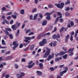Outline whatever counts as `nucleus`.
<instances>
[{
  "instance_id": "31",
  "label": "nucleus",
  "mask_w": 78,
  "mask_h": 78,
  "mask_svg": "<svg viewBox=\"0 0 78 78\" xmlns=\"http://www.w3.org/2000/svg\"><path fill=\"white\" fill-rule=\"evenodd\" d=\"M57 30V28L56 27H54V29L52 31V33H55V31H56Z\"/></svg>"
},
{
  "instance_id": "4",
  "label": "nucleus",
  "mask_w": 78,
  "mask_h": 78,
  "mask_svg": "<svg viewBox=\"0 0 78 78\" xmlns=\"http://www.w3.org/2000/svg\"><path fill=\"white\" fill-rule=\"evenodd\" d=\"M47 41H46V39H43L42 40V41H40L39 43V45L40 46H44L45 44Z\"/></svg>"
},
{
  "instance_id": "46",
  "label": "nucleus",
  "mask_w": 78,
  "mask_h": 78,
  "mask_svg": "<svg viewBox=\"0 0 78 78\" xmlns=\"http://www.w3.org/2000/svg\"><path fill=\"white\" fill-rule=\"evenodd\" d=\"M12 12H10L7 13V16H10V15H11V14H12Z\"/></svg>"
},
{
  "instance_id": "10",
  "label": "nucleus",
  "mask_w": 78,
  "mask_h": 78,
  "mask_svg": "<svg viewBox=\"0 0 78 78\" xmlns=\"http://www.w3.org/2000/svg\"><path fill=\"white\" fill-rule=\"evenodd\" d=\"M62 57H58L56 58L55 59V61L56 62H58L59 60H61V59H62Z\"/></svg>"
},
{
  "instance_id": "49",
  "label": "nucleus",
  "mask_w": 78,
  "mask_h": 78,
  "mask_svg": "<svg viewBox=\"0 0 78 78\" xmlns=\"http://www.w3.org/2000/svg\"><path fill=\"white\" fill-rule=\"evenodd\" d=\"M0 48H7V47H3L0 46Z\"/></svg>"
},
{
  "instance_id": "35",
  "label": "nucleus",
  "mask_w": 78,
  "mask_h": 78,
  "mask_svg": "<svg viewBox=\"0 0 78 78\" xmlns=\"http://www.w3.org/2000/svg\"><path fill=\"white\" fill-rule=\"evenodd\" d=\"M14 66L15 69H17L19 68V66L17 64H15Z\"/></svg>"
},
{
  "instance_id": "33",
  "label": "nucleus",
  "mask_w": 78,
  "mask_h": 78,
  "mask_svg": "<svg viewBox=\"0 0 78 78\" xmlns=\"http://www.w3.org/2000/svg\"><path fill=\"white\" fill-rule=\"evenodd\" d=\"M64 27H62V28L61 29L59 30L60 33H61L62 31H63V30H64Z\"/></svg>"
},
{
  "instance_id": "52",
  "label": "nucleus",
  "mask_w": 78,
  "mask_h": 78,
  "mask_svg": "<svg viewBox=\"0 0 78 78\" xmlns=\"http://www.w3.org/2000/svg\"><path fill=\"white\" fill-rule=\"evenodd\" d=\"M50 69H51V72H52V71H53L54 70V69L53 68L51 67L50 68Z\"/></svg>"
},
{
  "instance_id": "48",
  "label": "nucleus",
  "mask_w": 78,
  "mask_h": 78,
  "mask_svg": "<svg viewBox=\"0 0 78 78\" xmlns=\"http://www.w3.org/2000/svg\"><path fill=\"white\" fill-rule=\"evenodd\" d=\"M33 34H34V33L33 32H31L28 34L29 36H30V35H33Z\"/></svg>"
},
{
  "instance_id": "3",
  "label": "nucleus",
  "mask_w": 78,
  "mask_h": 78,
  "mask_svg": "<svg viewBox=\"0 0 78 78\" xmlns=\"http://www.w3.org/2000/svg\"><path fill=\"white\" fill-rule=\"evenodd\" d=\"M67 53V51L66 52H64L63 51H61L58 54V52H56L55 54V55L56 57H58V55L60 56H62V55H64V54H66Z\"/></svg>"
},
{
  "instance_id": "12",
  "label": "nucleus",
  "mask_w": 78,
  "mask_h": 78,
  "mask_svg": "<svg viewBox=\"0 0 78 78\" xmlns=\"http://www.w3.org/2000/svg\"><path fill=\"white\" fill-rule=\"evenodd\" d=\"M47 23V20H44L42 23V26H44V25H46Z\"/></svg>"
},
{
  "instance_id": "43",
  "label": "nucleus",
  "mask_w": 78,
  "mask_h": 78,
  "mask_svg": "<svg viewBox=\"0 0 78 78\" xmlns=\"http://www.w3.org/2000/svg\"><path fill=\"white\" fill-rule=\"evenodd\" d=\"M59 22H61V23L63 22H64V19H63L62 18L60 19Z\"/></svg>"
},
{
  "instance_id": "32",
  "label": "nucleus",
  "mask_w": 78,
  "mask_h": 78,
  "mask_svg": "<svg viewBox=\"0 0 78 78\" xmlns=\"http://www.w3.org/2000/svg\"><path fill=\"white\" fill-rule=\"evenodd\" d=\"M73 52L71 51V52L69 53V56H73Z\"/></svg>"
},
{
  "instance_id": "58",
  "label": "nucleus",
  "mask_w": 78,
  "mask_h": 78,
  "mask_svg": "<svg viewBox=\"0 0 78 78\" xmlns=\"http://www.w3.org/2000/svg\"><path fill=\"white\" fill-rule=\"evenodd\" d=\"M74 34H75V33H74V31H73L72 32V33H71L70 34V35H71V36H73V35H74Z\"/></svg>"
},
{
  "instance_id": "37",
  "label": "nucleus",
  "mask_w": 78,
  "mask_h": 78,
  "mask_svg": "<svg viewBox=\"0 0 78 78\" xmlns=\"http://www.w3.org/2000/svg\"><path fill=\"white\" fill-rule=\"evenodd\" d=\"M73 48H72L71 49H69V50L68 51V53H69L70 51H73Z\"/></svg>"
},
{
  "instance_id": "21",
  "label": "nucleus",
  "mask_w": 78,
  "mask_h": 78,
  "mask_svg": "<svg viewBox=\"0 0 78 78\" xmlns=\"http://www.w3.org/2000/svg\"><path fill=\"white\" fill-rule=\"evenodd\" d=\"M34 47V44L32 45L30 47V50H33Z\"/></svg>"
},
{
  "instance_id": "60",
  "label": "nucleus",
  "mask_w": 78,
  "mask_h": 78,
  "mask_svg": "<svg viewBox=\"0 0 78 78\" xmlns=\"http://www.w3.org/2000/svg\"><path fill=\"white\" fill-rule=\"evenodd\" d=\"M22 47H23V44H21L20 46V48H22Z\"/></svg>"
},
{
  "instance_id": "36",
  "label": "nucleus",
  "mask_w": 78,
  "mask_h": 78,
  "mask_svg": "<svg viewBox=\"0 0 78 78\" xmlns=\"http://www.w3.org/2000/svg\"><path fill=\"white\" fill-rule=\"evenodd\" d=\"M2 45H5L6 43H5V41L3 40H2Z\"/></svg>"
},
{
  "instance_id": "15",
  "label": "nucleus",
  "mask_w": 78,
  "mask_h": 78,
  "mask_svg": "<svg viewBox=\"0 0 78 78\" xmlns=\"http://www.w3.org/2000/svg\"><path fill=\"white\" fill-rule=\"evenodd\" d=\"M70 36V35H69V34H68L65 37L66 39H65V42H67V41H68V39H69V37Z\"/></svg>"
},
{
  "instance_id": "41",
  "label": "nucleus",
  "mask_w": 78,
  "mask_h": 78,
  "mask_svg": "<svg viewBox=\"0 0 78 78\" xmlns=\"http://www.w3.org/2000/svg\"><path fill=\"white\" fill-rule=\"evenodd\" d=\"M42 37L41 36V35L40 34H39L38 36L37 39H40V38H41Z\"/></svg>"
},
{
  "instance_id": "20",
  "label": "nucleus",
  "mask_w": 78,
  "mask_h": 78,
  "mask_svg": "<svg viewBox=\"0 0 78 78\" xmlns=\"http://www.w3.org/2000/svg\"><path fill=\"white\" fill-rule=\"evenodd\" d=\"M24 38L25 39H27V40H28L29 41H31V37H24Z\"/></svg>"
},
{
  "instance_id": "24",
  "label": "nucleus",
  "mask_w": 78,
  "mask_h": 78,
  "mask_svg": "<svg viewBox=\"0 0 78 78\" xmlns=\"http://www.w3.org/2000/svg\"><path fill=\"white\" fill-rule=\"evenodd\" d=\"M39 66L41 69H42V68H43V65L42 64V63H40L39 64Z\"/></svg>"
},
{
  "instance_id": "27",
  "label": "nucleus",
  "mask_w": 78,
  "mask_h": 78,
  "mask_svg": "<svg viewBox=\"0 0 78 78\" xmlns=\"http://www.w3.org/2000/svg\"><path fill=\"white\" fill-rule=\"evenodd\" d=\"M11 17H12L13 19H16L17 18V16H16L14 15H12Z\"/></svg>"
},
{
  "instance_id": "53",
  "label": "nucleus",
  "mask_w": 78,
  "mask_h": 78,
  "mask_svg": "<svg viewBox=\"0 0 78 78\" xmlns=\"http://www.w3.org/2000/svg\"><path fill=\"white\" fill-rule=\"evenodd\" d=\"M40 17L41 19H42V18L43 17V16H42V15L41 14V13H39V14Z\"/></svg>"
},
{
  "instance_id": "2",
  "label": "nucleus",
  "mask_w": 78,
  "mask_h": 78,
  "mask_svg": "<svg viewBox=\"0 0 78 78\" xmlns=\"http://www.w3.org/2000/svg\"><path fill=\"white\" fill-rule=\"evenodd\" d=\"M52 38L54 39H56V40L58 42H60L61 41V40L60 39V35L59 34H58L56 35V34H54L53 36H52Z\"/></svg>"
},
{
  "instance_id": "42",
  "label": "nucleus",
  "mask_w": 78,
  "mask_h": 78,
  "mask_svg": "<svg viewBox=\"0 0 78 78\" xmlns=\"http://www.w3.org/2000/svg\"><path fill=\"white\" fill-rule=\"evenodd\" d=\"M10 53H11V51H8L7 52H5V55H9V54H10Z\"/></svg>"
},
{
  "instance_id": "44",
  "label": "nucleus",
  "mask_w": 78,
  "mask_h": 78,
  "mask_svg": "<svg viewBox=\"0 0 78 78\" xmlns=\"http://www.w3.org/2000/svg\"><path fill=\"white\" fill-rule=\"evenodd\" d=\"M4 21H5V23H6L7 24H9V22L6 20H4Z\"/></svg>"
},
{
  "instance_id": "62",
  "label": "nucleus",
  "mask_w": 78,
  "mask_h": 78,
  "mask_svg": "<svg viewBox=\"0 0 78 78\" xmlns=\"http://www.w3.org/2000/svg\"><path fill=\"white\" fill-rule=\"evenodd\" d=\"M70 39L71 41H73V36H71Z\"/></svg>"
},
{
  "instance_id": "55",
  "label": "nucleus",
  "mask_w": 78,
  "mask_h": 78,
  "mask_svg": "<svg viewBox=\"0 0 78 78\" xmlns=\"http://www.w3.org/2000/svg\"><path fill=\"white\" fill-rule=\"evenodd\" d=\"M13 22H14V21H13V20H12L10 21V24H12L13 23Z\"/></svg>"
},
{
  "instance_id": "18",
  "label": "nucleus",
  "mask_w": 78,
  "mask_h": 78,
  "mask_svg": "<svg viewBox=\"0 0 78 78\" xmlns=\"http://www.w3.org/2000/svg\"><path fill=\"white\" fill-rule=\"evenodd\" d=\"M54 7V6H53V5L51 4H49L48 5V8H53Z\"/></svg>"
},
{
  "instance_id": "59",
  "label": "nucleus",
  "mask_w": 78,
  "mask_h": 78,
  "mask_svg": "<svg viewBox=\"0 0 78 78\" xmlns=\"http://www.w3.org/2000/svg\"><path fill=\"white\" fill-rule=\"evenodd\" d=\"M68 13V12H66V13L65 14V16L66 17H67V16H69V15H70V14Z\"/></svg>"
},
{
  "instance_id": "45",
  "label": "nucleus",
  "mask_w": 78,
  "mask_h": 78,
  "mask_svg": "<svg viewBox=\"0 0 78 78\" xmlns=\"http://www.w3.org/2000/svg\"><path fill=\"white\" fill-rule=\"evenodd\" d=\"M38 14H36L35 16H34V19H37V15Z\"/></svg>"
},
{
  "instance_id": "14",
  "label": "nucleus",
  "mask_w": 78,
  "mask_h": 78,
  "mask_svg": "<svg viewBox=\"0 0 78 78\" xmlns=\"http://www.w3.org/2000/svg\"><path fill=\"white\" fill-rule=\"evenodd\" d=\"M25 75V73L23 72L21 73L20 76L18 77V78H22V77Z\"/></svg>"
},
{
  "instance_id": "57",
  "label": "nucleus",
  "mask_w": 78,
  "mask_h": 78,
  "mask_svg": "<svg viewBox=\"0 0 78 78\" xmlns=\"http://www.w3.org/2000/svg\"><path fill=\"white\" fill-rule=\"evenodd\" d=\"M63 74H64V73H62V72L60 73L59 75H60V76H63Z\"/></svg>"
},
{
  "instance_id": "39",
  "label": "nucleus",
  "mask_w": 78,
  "mask_h": 78,
  "mask_svg": "<svg viewBox=\"0 0 78 78\" xmlns=\"http://www.w3.org/2000/svg\"><path fill=\"white\" fill-rule=\"evenodd\" d=\"M70 24L71 25V26L72 27V26H73V25H74V23H73V21H72L70 22Z\"/></svg>"
},
{
  "instance_id": "5",
  "label": "nucleus",
  "mask_w": 78,
  "mask_h": 78,
  "mask_svg": "<svg viewBox=\"0 0 78 78\" xmlns=\"http://www.w3.org/2000/svg\"><path fill=\"white\" fill-rule=\"evenodd\" d=\"M55 6H57L58 8H60V9H62L63 8V7H64V3L63 2H62L61 3V5L59 3L58 4H55Z\"/></svg>"
},
{
  "instance_id": "50",
  "label": "nucleus",
  "mask_w": 78,
  "mask_h": 78,
  "mask_svg": "<svg viewBox=\"0 0 78 78\" xmlns=\"http://www.w3.org/2000/svg\"><path fill=\"white\" fill-rule=\"evenodd\" d=\"M67 28H70V27H71V26H70V23H68V25L67 26Z\"/></svg>"
},
{
  "instance_id": "26",
  "label": "nucleus",
  "mask_w": 78,
  "mask_h": 78,
  "mask_svg": "<svg viewBox=\"0 0 78 78\" xmlns=\"http://www.w3.org/2000/svg\"><path fill=\"white\" fill-rule=\"evenodd\" d=\"M46 18L47 20H51V18L50 17V16H47L46 17Z\"/></svg>"
},
{
  "instance_id": "9",
  "label": "nucleus",
  "mask_w": 78,
  "mask_h": 78,
  "mask_svg": "<svg viewBox=\"0 0 78 78\" xmlns=\"http://www.w3.org/2000/svg\"><path fill=\"white\" fill-rule=\"evenodd\" d=\"M44 33L43 32L41 33L40 34L41 35V36L42 37H45V36H47L48 35H50V33L49 32H48L47 33H45L44 34Z\"/></svg>"
},
{
  "instance_id": "34",
  "label": "nucleus",
  "mask_w": 78,
  "mask_h": 78,
  "mask_svg": "<svg viewBox=\"0 0 78 78\" xmlns=\"http://www.w3.org/2000/svg\"><path fill=\"white\" fill-rule=\"evenodd\" d=\"M56 43H57V42H56V41H55V42L53 43V47H55V46L56 45Z\"/></svg>"
},
{
  "instance_id": "22",
  "label": "nucleus",
  "mask_w": 78,
  "mask_h": 78,
  "mask_svg": "<svg viewBox=\"0 0 78 78\" xmlns=\"http://www.w3.org/2000/svg\"><path fill=\"white\" fill-rule=\"evenodd\" d=\"M51 15L50 14V13L48 12L44 14V16H50Z\"/></svg>"
},
{
  "instance_id": "30",
  "label": "nucleus",
  "mask_w": 78,
  "mask_h": 78,
  "mask_svg": "<svg viewBox=\"0 0 78 78\" xmlns=\"http://www.w3.org/2000/svg\"><path fill=\"white\" fill-rule=\"evenodd\" d=\"M29 49V47H28L26 48H25L24 50V51H28V49Z\"/></svg>"
},
{
  "instance_id": "11",
  "label": "nucleus",
  "mask_w": 78,
  "mask_h": 78,
  "mask_svg": "<svg viewBox=\"0 0 78 78\" xmlns=\"http://www.w3.org/2000/svg\"><path fill=\"white\" fill-rule=\"evenodd\" d=\"M12 58V56H9L4 59L6 61H7V60H9V59H11Z\"/></svg>"
},
{
  "instance_id": "63",
  "label": "nucleus",
  "mask_w": 78,
  "mask_h": 78,
  "mask_svg": "<svg viewBox=\"0 0 78 78\" xmlns=\"http://www.w3.org/2000/svg\"><path fill=\"white\" fill-rule=\"evenodd\" d=\"M52 28H53V26H50L49 28V30H52Z\"/></svg>"
},
{
  "instance_id": "7",
  "label": "nucleus",
  "mask_w": 78,
  "mask_h": 78,
  "mask_svg": "<svg viewBox=\"0 0 78 78\" xmlns=\"http://www.w3.org/2000/svg\"><path fill=\"white\" fill-rule=\"evenodd\" d=\"M20 23H18V25L17 26H16V25L15 24L12 25V28L13 29V31H15V30H16V29L18 28V27L20 26Z\"/></svg>"
},
{
  "instance_id": "6",
  "label": "nucleus",
  "mask_w": 78,
  "mask_h": 78,
  "mask_svg": "<svg viewBox=\"0 0 78 78\" xmlns=\"http://www.w3.org/2000/svg\"><path fill=\"white\" fill-rule=\"evenodd\" d=\"M5 30H3V31L4 32L6 35H7V36H9L10 34L9 33V32L7 31H11V29L9 28H5Z\"/></svg>"
},
{
  "instance_id": "64",
  "label": "nucleus",
  "mask_w": 78,
  "mask_h": 78,
  "mask_svg": "<svg viewBox=\"0 0 78 78\" xmlns=\"http://www.w3.org/2000/svg\"><path fill=\"white\" fill-rule=\"evenodd\" d=\"M49 78H54V76L52 75H51L49 76Z\"/></svg>"
},
{
  "instance_id": "17",
  "label": "nucleus",
  "mask_w": 78,
  "mask_h": 78,
  "mask_svg": "<svg viewBox=\"0 0 78 78\" xmlns=\"http://www.w3.org/2000/svg\"><path fill=\"white\" fill-rule=\"evenodd\" d=\"M36 73H37L38 75H39V76H41V75H42V72H41V71H37Z\"/></svg>"
},
{
  "instance_id": "51",
  "label": "nucleus",
  "mask_w": 78,
  "mask_h": 78,
  "mask_svg": "<svg viewBox=\"0 0 78 78\" xmlns=\"http://www.w3.org/2000/svg\"><path fill=\"white\" fill-rule=\"evenodd\" d=\"M24 41L25 42H28L29 43H30V41H29L27 40H24Z\"/></svg>"
},
{
  "instance_id": "25",
  "label": "nucleus",
  "mask_w": 78,
  "mask_h": 78,
  "mask_svg": "<svg viewBox=\"0 0 78 78\" xmlns=\"http://www.w3.org/2000/svg\"><path fill=\"white\" fill-rule=\"evenodd\" d=\"M24 9H22L20 10V12L21 14H24Z\"/></svg>"
},
{
  "instance_id": "19",
  "label": "nucleus",
  "mask_w": 78,
  "mask_h": 78,
  "mask_svg": "<svg viewBox=\"0 0 78 78\" xmlns=\"http://www.w3.org/2000/svg\"><path fill=\"white\" fill-rule=\"evenodd\" d=\"M65 10L66 11H67L70 10V8L68 7H66L65 9Z\"/></svg>"
},
{
  "instance_id": "29",
  "label": "nucleus",
  "mask_w": 78,
  "mask_h": 78,
  "mask_svg": "<svg viewBox=\"0 0 78 78\" xmlns=\"http://www.w3.org/2000/svg\"><path fill=\"white\" fill-rule=\"evenodd\" d=\"M63 59H66L67 58V54H65L63 56Z\"/></svg>"
},
{
  "instance_id": "28",
  "label": "nucleus",
  "mask_w": 78,
  "mask_h": 78,
  "mask_svg": "<svg viewBox=\"0 0 78 78\" xmlns=\"http://www.w3.org/2000/svg\"><path fill=\"white\" fill-rule=\"evenodd\" d=\"M7 73V72L5 71L2 73V75L3 77H4L5 76V75Z\"/></svg>"
},
{
  "instance_id": "1",
  "label": "nucleus",
  "mask_w": 78,
  "mask_h": 78,
  "mask_svg": "<svg viewBox=\"0 0 78 78\" xmlns=\"http://www.w3.org/2000/svg\"><path fill=\"white\" fill-rule=\"evenodd\" d=\"M50 52H51V49L49 48H47L46 51L45 49L44 50L43 52V53L45 54L43 55V57L44 58H47L48 56L50 55Z\"/></svg>"
},
{
  "instance_id": "54",
  "label": "nucleus",
  "mask_w": 78,
  "mask_h": 78,
  "mask_svg": "<svg viewBox=\"0 0 78 78\" xmlns=\"http://www.w3.org/2000/svg\"><path fill=\"white\" fill-rule=\"evenodd\" d=\"M5 78H9V74H7L5 76Z\"/></svg>"
},
{
  "instance_id": "16",
  "label": "nucleus",
  "mask_w": 78,
  "mask_h": 78,
  "mask_svg": "<svg viewBox=\"0 0 78 78\" xmlns=\"http://www.w3.org/2000/svg\"><path fill=\"white\" fill-rule=\"evenodd\" d=\"M53 56H52L51 55H50L49 56L47 59V61H49L50 59H51V58H52Z\"/></svg>"
},
{
  "instance_id": "8",
  "label": "nucleus",
  "mask_w": 78,
  "mask_h": 78,
  "mask_svg": "<svg viewBox=\"0 0 78 78\" xmlns=\"http://www.w3.org/2000/svg\"><path fill=\"white\" fill-rule=\"evenodd\" d=\"M12 44H13V45L14 46L13 47V49L14 50H16L15 48H17V47H18V46H19V44L17 43L16 44V42L13 41V42Z\"/></svg>"
},
{
  "instance_id": "56",
  "label": "nucleus",
  "mask_w": 78,
  "mask_h": 78,
  "mask_svg": "<svg viewBox=\"0 0 78 78\" xmlns=\"http://www.w3.org/2000/svg\"><path fill=\"white\" fill-rule=\"evenodd\" d=\"M2 11H6V7H3L2 8Z\"/></svg>"
},
{
  "instance_id": "40",
  "label": "nucleus",
  "mask_w": 78,
  "mask_h": 78,
  "mask_svg": "<svg viewBox=\"0 0 78 78\" xmlns=\"http://www.w3.org/2000/svg\"><path fill=\"white\" fill-rule=\"evenodd\" d=\"M37 11V9L36 8H34L32 11V12H34Z\"/></svg>"
},
{
  "instance_id": "61",
  "label": "nucleus",
  "mask_w": 78,
  "mask_h": 78,
  "mask_svg": "<svg viewBox=\"0 0 78 78\" xmlns=\"http://www.w3.org/2000/svg\"><path fill=\"white\" fill-rule=\"evenodd\" d=\"M62 72V73H63V74L65 73H66L67 72V70H65Z\"/></svg>"
},
{
  "instance_id": "23",
  "label": "nucleus",
  "mask_w": 78,
  "mask_h": 78,
  "mask_svg": "<svg viewBox=\"0 0 78 78\" xmlns=\"http://www.w3.org/2000/svg\"><path fill=\"white\" fill-rule=\"evenodd\" d=\"M9 36L11 39H13V36H12V34H10Z\"/></svg>"
},
{
  "instance_id": "38",
  "label": "nucleus",
  "mask_w": 78,
  "mask_h": 78,
  "mask_svg": "<svg viewBox=\"0 0 78 78\" xmlns=\"http://www.w3.org/2000/svg\"><path fill=\"white\" fill-rule=\"evenodd\" d=\"M70 3V0H68L67 1V2H66L65 5H67L68 4H69V3Z\"/></svg>"
},
{
  "instance_id": "13",
  "label": "nucleus",
  "mask_w": 78,
  "mask_h": 78,
  "mask_svg": "<svg viewBox=\"0 0 78 78\" xmlns=\"http://www.w3.org/2000/svg\"><path fill=\"white\" fill-rule=\"evenodd\" d=\"M35 64V63H33L32 64V65L28 66L27 67L29 69H31V68H32V67H33V66H34Z\"/></svg>"
},
{
  "instance_id": "47",
  "label": "nucleus",
  "mask_w": 78,
  "mask_h": 78,
  "mask_svg": "<svg viewBox=\"0 0 78 78\" xmlns=\"http://www.w3.org/2000/svg\"><path fill=\"white\" fill-rule=\"evenodd\" d=\"M30 31H31V29H29L28 30H27L26 32V34L28 33H30Z\"/></svg>"
}]
</instances>
